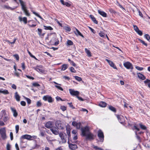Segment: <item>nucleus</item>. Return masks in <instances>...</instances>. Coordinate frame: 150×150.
Here are the masks:
<instances>
[{
    "label": "nucleus",
    "instance_id": "obj_1",
    "mask_svg": "<svg viewBox=\"0 0 150 150\" xmlns=\"http://www.w3.org/2000/svg\"><path fill=\"white\" fill-rule=\"evenodd\" d=\"M81 135L86 137L87 140H93L94 139V135L90 131L89 127L86 126L81 128Z\"/></svg>",
    "mask_w": 150,
    "mask_h": 150
},
{
    "label": "nucleus",
    "instance_id": "obj_2",
    "mask_svg": "<svg viewBox=\"0 0 150 150\" xmlns=\"http://www.w3.org/2000/svg\"><path fill=\"white\" fill-rule=\"evenodd\" d=\"M21 6V9L24 11L25 15L28 16H30V14L28 12V11L27 10L25 3L22 0H19Z\"/></svg>",
    "mask_w": 150,
    "mask_h": 150
},
{
    "label": "nucleus",
    "instance_id": "obj_3",
    "mask_svg": "<svg viewBox=\"0 0 150 150\" xmlns=\"http://www.w3.org/2000/svg\"><path fill=\"white\" fill-rule=\"evenodd\" d=\"M42 66L41 65L37 66L36 67H34L33 68L35 70L38 72H40L41 73L46 74L47 72V71L42 68Z\"/></svg>",
    "mask_w": 150,
    "mask_h": 150
},
{
    "label": "nucleus",
    "instance_id": "obj_4",
    "mask_svg": "<svg viewBox=\"0 0 150 150\" xmlns=\"http://www.w3.org/2000/svg\"><path fill=\"white\" fill-rule=\"evenodd\" d=\"M59 136L61 139L62 142V143H65L67 140V135L65 133L61 132L59 134Z\"/></svg>",
    "mask_w": 150,
    "mask_h": 150
},
{
    "label": "nucleus",
    "instance_id": "obj_5",
    "mask_svg": "<svg viewBox=\"0 0 150 150\" xmlns=\"http://www.w3.org/2000/svg\"><path fill=\"white\" fill-rule=\"evenodd\" d=\"M98 136L100 141L103 142L104 140V135L103 132L100 130H99L98 132Z\"/></svg>",
    "mask_w": 150,
    "mask_h": 150
},
{
    "label": "nucleus",
    "instance_id": "obj_6",
    "mask_svg": "<svg viewBox=\"0 0 150 150\" xmlns=\"http://www.w3.org/2000/svg\"><path fill=\"white\" fill-rule=\"evenodd\" d=\"M6 132L5 128H1L0 129V134H1V137L3 139H5L6 138Z\"/></svg>",
    "mask_w": 150,
    "mask_h": 150
},
{
    "label": "nucleus",
    "instance_id": "obj_7",
    "mask_svg": "<svg viewBox=\"0 0 150 150\" xmlns=\"http://www.w3.org/2000/svg\"><path fill=\"white\" fill-rule=\"evenodd\" d=\"M43 99L45 101H47L49 103H52L53 101V100L52 97L48 95L44 96L43 97Z\"/></svg>",
    "mask_w": 150,
    "mask_h": 150
},
{
    "label": "nucleus",
    "instance_id": "obj_8",
    "mask_svg": "<svg viewBox=\"0 0 150 150\" xmlns=\"http://www.w3.org/2000/svg\"><path fill=\"white\" fill-rule=\"evenodd\" d=\"M124 66L128 69H132L133 66L132 64L129 62H127L123 64Z\"/></svg>",
    "mask_w": 150,
    "mask_h": 150
},
{
    "label": "nucleus",
    "instance_id": "obj_9",
    "mask_svg": "<svg viewBox=\"0 0 150 150\" xmlns=\"http://www.w3.org/2000/svg\"><path fill=\"white\" fill-rule=\"evenodd\" d=\"M69 91L70 94L71 95L74 96H76V97L77 96H78L79 93L78 91H75L73 89H69Z\"/></svg>",
    "mask_w": 150,
    "mask_h": 150
},
{
    "label": "nucleus",
    "instance_id": "obj_10",
    "mask_svg": "<svg viewBox=\"0 0 150 150\" xmlns=\"http://www.w3.org/2000/svg\"><path fill=\"white\" fill-rule=\"evenodd\" d=\"M52 132L55 135H57L59 134L58 129L55 127H52L50 129Z\"/></svg>",
    "mask_w": 150,
    "mask_h": 150
},
{
    "label": "nucleus",
    "instance_id": "obj_11",
    "mask_svg": "<svg viewBox=\"0 0 150 150\" xmlns=\"http://www.w3.org/2000/svg\"><path fill=\"white\" fill-rule=\"evenodd\" d=\"M72 125L75 127L77 129L80 128L81 126V123L80 122L77 123L76 122L74 121L72 122Z\"/></svg>",
    "mask_w": 150,
    "mask_h": 150
},
{
    "label": "nucleus",
    "instance_id": "obj_12",
    "mask_svg": "<svg viewBox=\"0 0 150 150\" xmlns=\"http://www.w3.org/2000/svg\"><path fill=\"white\" fill-rule=\"evenodd\" d=\"M105 60L109 63V65L114 69H117V67L113 62L108 59H106Z\"/></svg>",
    "mask_w": 150,
    "mask_h": 150
},
{
    "label": "nucleus",
    "instance_id": "obj_13",
    "mask_svg": "<svg viewBox=\"0 0 150 150\" xmlns=\"http://www.w3.org/2000/svg\"><path fill=\"white\" fill-rule=\"evenodd\" d=\"M21 138L23 139H26L28 140H31L32 139V136L29 135L25 134L22 136Z\"/></svg>",
    "mask_w": 150,
    "mask_h": 150
},
{
    "label": "nucleus",
    "instance_id": "obj_14",
    "mask_svg": "<svg viewBox=\"0 0 150 150\" xmlns=\"http://www.w3.org/2000/svg\"><path fill=\"white\" fill-rule=\"evenodd\" d=\"M18 19L20 22L23 21L25 24L27 23V18L26 17L22 18L21 16H19Z\"/></svg>",
    "mask_w": 150,
    "mask_h": 150
},
{
    "label": "nucleus",
    "instance_id": "obj_15",
    "mask_svg": "<svg viewBox=\"0 0 150 150\" xmlns=\"http://www.w3.org/2000/svg\"><path fill=\"white\" fill-rule=\"evenodd\" d=\"M68 143L69 144V147L71 149L75 150L77 148V146L76 144H70L69 142H68Z\"/></svg>",
    "mask_w": 150,
    "mask_h": 150
},
{
    "label": "nucleus",
    "instance_id": "obj_16",
    "mask_svg": "<svg viewBox=\"0 0 150 150\" xmlns=\"http://www.w3.org/2000/svg\"><path fill=\"white\" fill-rule=\"evenodd\" d=\"M117 117L120 123H122L123 122V117L122 116L117 115Z\"/></svg>",
    "mask_w": 150,
    "mask_h": 150
},
{
    "label": "nucleus",
    "instance_id": "obj_17",
    "mask_svg": "<svg viewBox=\"0 0 150 150\" xmlns=\"http://www.w3.org/2000/svg\"><path fill=\"white\" fill-rule=\"evenodd\" d=\"M11 110L13 113V115L14 117H16L18 115V113L16 110L14 108H11Z\"/></svg>",
    "mask_w": 150,
    "mask_h": 150
},
{
    "label": "nucleus",
    "instance_id": "obj_18",
    "mask_svg": "<svg viewBox=\"0 0 150 150\" xmlns=\"http://www.w3.org/2000/svg\"><path fill=\"white\" fill-rule=\"evenodd\" d=\"M98 13L103 16L105 17H107V14L104 12L101 11L99 10H98Z\"/></svg>",
    "mask_w": 150,
    "mask_h": 150
},
{
    "label": "nucleus",
    "instance_id": "obj_19",
    "mask_svg": "<svg viewBox=\"0 0 150 150\" xmlns=\"http://www.w3.org/2000/svg\"><path fill=\"white\" fill-rule=\"evenodd\" d=\"M45 126L48 128H51L52 126V123L51 122H48L45 124Z\"/></svg>",
    "mask_w": 150,
    "mask_h": 150
},
{
    "label": "nucleus",
    "instance_id": "obj_20",
    "mask_svg": "<svg viewBox=\"0 0 150 150\" xmlns=\"http://www.w3.org/2000/svg\"><path fill=\"white\" fill-rule=\"evenodd\" d=\"M75 30H76L74 31V32L76 35H79L83 38L84 37L83 36L77 29L75 28Z\"/></svg>",
    "mask_w": 150,
    "mask_h": 150
},
{
    "label": "nucleus",
    "instance_id": "obj_21",
    "mask_svg": "<svg viewBox=\"0 0 150 150\" xmlns=\"http://www.w3.org/2000/svg\"><path fill=\"white\" fill-rule=\"evenodd\" d=\"M137 75L138 77L140 79L144 80L146 79L145 77L143 75L140 73H137Z\"/></svg>",
    "mask_w": 150,
    "mask_h": 150
},
{
    "label": "nucleus",
    "instance_id": "obj_22",
    "mask_svg": "<svg viewBox=\"0 0 150 150\" xmlns=\"http://www.w3.org/2000/svg\"><path fill=\"white\" fill-rule=\"evenodd\" d=\"M15 97L16 100L18 101H20V97L18 94L17 92H16L15 93Z\"/></svg>",
    "mask_w": 150,
    "mask_h": 150
},
{
    "label": "nucleus",
    "instance_id": "obj_23",
    "mask_svg": "<svg viewBox=\"0 0 150 150\" xmlns=\"http://www.w3.org/2000/svg\"><path fill=\"white\" fill-rule=\"evenodd\" d=\"M69 67V65L67 64H64L62 65L61 66V70L62 71H64L67 69Z\"/></svg>",
    "mask_w": 150,
    "mask_h": 150
},
{
    "label": "nucleus",
    "instance_id": "obj_24",
    "mask_svg": "<svg viewBox=\"0 0 150 150\" xmlns=\"http://www.w3.org/2000/svg\"><path fill=\"white\" fill-rule=\"evenodd\" d=\"M85 52L87 54V56L88 57H91V54L90 51L88 50L86 48L85 49Z\"/></svg>",
    "mask_w": 150,
    "mask_h": 150
},
{
    "label": "nucleus",
    "instance_id": "obj_25",
    "mask_svg": "<svg viewBox=\"0 0 150 150\" xmlns=\"http://www.w3.org/2000/svg\"><path fill=\"white\" fill-rule=\"evenodd\" d=\"M89 17L94 23L96 24L98 23L97 21L96 20V18L93 16L92 15H90Z\"/></svg>",
    "mask_w": 150,
    "mask_h": 150
},
{
    "label": "nucleus",
    "instance_id": "obj_26",
    "mask_svg": "<svg viewBox=\"0 0 150 150\" xmlns=\"http://www.w3.org/2000/svg\"><path fill=\"white\" fill-rule=\"evenodd\" d=\"M1 93H3L4 94L6 95L8 94H9V92L7 90H3V89H2L1 90Z\"/></svg>",
    "mask_w": 150,
    "mask_h": 150
},
{
    "label": "nucleus",
    "instance_id": "obj_27",
    "mask_svg": "<svg viewBox=\"0 0 150 150\" xmlns=\"http://www.w3.org/2000/svg\"><path fill=\"white\" fill-rule=\"evenodd\" d=\"M16 8V7L15 8H12L8 6H7L6 5H4L3 6V8H4L7 9H10L11 10H14Z\"/></svg>",
    "mask_w": 150,
    "mask_h": 150
},
{
    "label": "nucleus",
    "instance_id": "obj_28",
    "mask_svg": "<svg viewBox=\"0 0 150 150\" xmlns=\"http://www.w3.org/2000/svg\"><path fill=\"white\" fill-rule=\"evenodd\" d=\"M99 105L101 107H104L106 106V104L105 102H101L100 103Z\"/></svg>",
    "mask_w": 150,
    "mask_h": 150
},
{
    "label": "nucleus",
    "instance_id": "obj_29",
    "mask_svg": "<svg viewBox=\"0 0 150 150\" xmlns=\"http://www.w3.org/2000/svg\"><path fill=\"white\" fill-rule=\"evenodd\" d=\"M32 11V12L33 13L35 14V15L37 16L39 18H40L41 19L43 20V19L42 18L38 13H37L35 12V11Z\"/></svg>",
    "mask_w": 150,
    "mask_h": 150
},
{
    "label": "nucleus",
    "instance_id": "obj_30",
    "mask_svg": "<svg viewBox=\"0 0 150 150\" xmlns=\"http://www.w3.org/2000/svg\"><path fill=\"white\" fill-rule=\"evenodd\" d=\"M109 109L111 110L112 111H113L114 112H116L115 108L114 107L112 106H109Z\"/></svg>",
    "mask_w": 150,
    "mask_h": 150
},
{
    "label": "nucleus",
    "instance_id": "obj_31",
    "mask_svg": "<svg viewBox=\"0 0 150 150\" xmlns=\"http://www.w3.org/2000/svg\"><path fill=\"white\" fill-rule=\"evenodd\" d=\"M44 27L45 29L46 30H52L53 29V28L51 27H50V26H47L44 25Z\"/></svg>",
    "mask_w": 150,
    "mask_h": 150
},
{
    "label": "nucleus",
    "instance_id": "obj_32",
    "mask_svg": "<svg viewBox=\"0 0 150 150\" xmlns=\"http://www.w3.org/2000/svg\"><path fill=\"white\" fill-rule=\"evenodd\" d=\"M0 114L1 115V116H5L6 115V110H3L1 111V112L0 113Z\"/></svg>",
    "mask_w": 150,
    "mask_h": 150
},
{
    "label": "nucleus",
    "instance_id": "obj_33",
    "mask_svg": "<svg viewBox=\"0 0 150 150\" xmlns=\"http://www.w3.org/2000/svg\"><path fill=\"white\" fill-rule=\"evenodd\" d=\"M75 79L77 81H80L82 80L81 78L77 76H74Z\"/></svg>",
    "mask_w": 150,
    "mask_h": 150
},
{
    "label": "nucleus",
    "instance_id": "obj_34",
    "mask_svg": "<svg viewBox=\"0 0 150 150\" xmlns=\"http://www.w3.org/2000/svg\"><path fill=\"white\" fill-rule=\"evenodd\" d=\"M67 44L68 45H73V42L71 40H68L67 42Z\"/></svg>",
    "mask_w": 150,
    "mask_h": 150
},
{
    "label": "nucleus",
    "instance_id": "obj_35",
    "mask_svg": "<svg viewBox=\"0 0 150 150\" xmlns=\"http://www.w3.org/2000/svg\"><path fill=\"white\" fill-rule=\"evenodd\" d=\"M55 86L56 88H57L58 89H59L61 91H63V89L59 85H56Z\"/></svg>",
    "mask_w": 150,
    "mask_h": 150
},
{
    "label": "nucleus",
    "instance_id": "obj_36",
    "mask_svg": "<svg viewBox=\"0 0 150 150\" xmlns=\"http://www.w3.org/2000/svg\"><path fill=\"white\" fill-rule=\"evenodd\" d=\"M4 116V117L3 118V120L4 122H6L9 119V118L6 115Z\"/></svg>",
    "mask_w": 150,
    "mask_h": 150
},
{
    "label": "nucleus",
    "instance_id": "obj_37",
    "mask_svg": "<svg viewBox=\"0 0 150 150\" xmlns=\"http://www.w3.org/2000/svg\"><path fill=\"white\" fill-rule=\"evenodd\" d=\"M139 41H140V42L141 43H142L143 44H144V45L145 46H147V44H146V43L144 41H143V40L140 39H139Z\"/></svg>",
    "mask_w": 150,
    "mask_h": 150
},
{
    "label": "nucleus",
    "instance_id": "obj_38",
    "mask_svg": "<svg viewBox=\"0 0 150 150\" xmlns=\"http://www.w3.org/2000/svg\"><path fill=\"white\" fill-rule=\"evenodd\" d=\"M99 35L100 37L103 38L104 37V35H105V34L102 32H100L99 33Z\"/></svg>",
    "mask_w": 150,
    "mask_h": 150
},
{
    "label": "nucleus",
    "instance_id": "obj_39",
    "mask_svg": "<svg viewBox=\"0 0 150 150\" xmlns=\"http://www.w3.org/2000/svg\"><path fill=\"white\" fill-rule=\"evenodd\" d=\"M135 68L138 70L139 71H142L144 68L143 67H140L139 66H136Z\"/></svg>",
    "mask_w": 150,
    "mask_h": 150
},
{
    "label": "nucleus",
    "instance_id": "obj_40",
    "mask_svg": "<svg viewBox=\"0 0 150 150\" xmlns=\"http://www.w3.org/2000/svg\"><path fill=\"white\" fill-rule=\"evenodd\" d=\"M26 99V101L27 102V103L28 104H30L31 103V100L29 98L25 97H24Z\"/></svg>",
    "mask_w": 150,
    "mask_h": 150
},
{
    "label": "nucleus",
    "instance_id": "obj_41",
    "mask_svg": "<svg viewBox=\"0 0 150 150\" xmlns=\"http://www.w3.org/2000/svg\"><path fill=\"white\" fill-rule=\"evenodd\" d=\"M144 37L148 40H149L150 39V36L148 34L145 35Z\"/></svg>",
    "mask_w": 150,
    "mask_h": 150
},
{
    "label": "nucleus",
    "instance_id": "obj_42",
    "mask_svg": "<svg viewBox=\"0 0 150 150\" xmlns=\"http://www.w3.org/2000/svg\"><path fill=\"white\" fill-rule=\"evenodd\" d=\"M140 127L143 129L145 130L146 129V127L144 125L141 124H139Z\"/></svg>",
    "mask_w": 150,
    "mask_h": 150
},
{
    "label": "nucleus",
    "instance_id": "obj_43",
    "mask_svg": "<svg viewBox=\"0 0 150 150\" xmlns=\"http://www.w3.org/2000/svg\"><path fill=\"white\" fill-rule=\"evenodd\" d=\"M16 132L17 133L18 132L19 129V126L18 125H16L15 127Z\"/></svg>",
    "mask_w": 150,
    "mask_h": 150
},
{
    "label": "nucleus",
    "instance_id": "obj_44",
    "mask_svg": "<svg viewBox=\"0 0 150 150\" xmlns=\"http://www.w3.org/2000/svg\"><path fill=\"white\" fill-rule=\"evenodd\" d=\"M70 70L71 72H76V71L75 70L74 68L72 67H71L70 68Z\"/></svg>",
    "mask_w": 150,
    "mask_h": 150
},
{
    "label": "nucleus",
    "instance_id": "obj_45",
    "mask_svg": "<svg viewBox=\"0 0 150 150\" xmlns=\"http://www.w3.org/2000/svg\"><path fill=\"white\" fill-rule=\"evenodd\" d=\"M13 56L16 59V60H18L19 59V57L18 54H15Z\"/></svg>",
    "mask_w": 150,
    "mask_h": 150
},
{
    "label": "nucleus",
    "instance_id": "obj_46",
    "mask_svg": "<svg viewBox=\"0 0 150 150\" xmlns=\"http://www.w3.org/2000/svg\"><path fill=\"white\" fill-rule=\"evenodd\" d=\"M38 35L40 36L41 35V34L42 32V30L41 29H40L39 28L38 29Z\"/></svg>",
    "mask_w": 150,
    "mask_h": 150
},
{
    "label": "nucleus",
    "instance_id": "obj_47",
    "mask_svg": "<svg viewBox=\"0 0 150 150\" xmlns=\"http://www.w3.org/2000/svg\"><path fill=\"white\" fill-rule=\"evenodd\" d=\"M137 33L140 35H142V31L139 30V29L136 32Z\"/></svg>",
    "mask_w": 150,
    "mask_h": 150
},
{
    "label": "nucleus",
    "instance_id": "obj_48",
    "mask_svg": "<svg viewBox=\"0 0 150 150\" xmlns=\"http://www.w3.org/2000/svg\"><path fill=\"white\" fill-rule=\"evenodd\" d=\"M42 105V103L40 101L37 102V106L38 107L41 106Z\"/></svg>",
    "mask_w": 150,
    "mask_h": 150
},
{
    "label": "nucleus",
    "instance_id": "obj_49",
    "mask_svg": "<svg viewBox=\"0 0 150 150\" xmlns=\"http://www.w3.org/2000/svg\"><path fill=\"white\" fill-rule=\"evenodd\" d=\"M33 86L35 87L39 86H40L39 84L36 82L33 83Z\"/></svg>",
    "mask_w": 150,
    "mask_h": 150
},
{
    "label": "nucleus",
    "instance_id": "obj_50",
    "mask_svg": "<svg viewBox=\"0 0 150 150\" xmlns=\"http://www.w3.org/2000/svg\"><path fill=\"white\" fill-rule=\"evenodd\" d=\"M21 104L23 106H25L26 105V103L24 101H22L21 102Z\"/></svg>",
    "mask_w": 150,
    "mask_h": 150
},
{
    "label": "nucleus",
    "instance_id": "obj_51",
    "mask_svg": "<svg viewBox=\"0 0 150 150\" xmlns=\"http://www.w3.org/2000/svg\"><path fill=\"white\" fill-rule=\"evenodd\" d=\"M60 108L63 111H65L66 109V108L65 106H61Z\"/></svg>",
    "mask_w": 150,
    "mask_h": 150
},
{
    "label": "nucleus",
    "instance_id": "obj_52",
    "mask_svg": "<svg viewBox=\"0 0 150 150\" xmlns=\"http://www.w3.org/2000/svg\"><path fill=\"white\" fill-rule=\"evenodd\" d=\"M11 146L9 144H8L6 146L7 150H10Z\"/></svg>",
    "mask_w": 150,
    "mask_h": 150
},
{
    "label": "nucleus",
    "instance_id": "obj_53",
    "mask_svg": "<svg viewBox=\"0 0 150 150\" xmlns=\"http://www.w3.org/2000/svg\"><path fill=\"white\" fill-rule=\"evenodd\" d=\"M21 66L23 69L25 70V66L24 63H23L21 64Z\"/></svg>",
    "mask_w": 150,
    "mask_h": 150
},
{
    "label": "nucleus",
    "instance_id": "obj_54",
    "mask_svg": "<svg viewBox=\"0 0 150 150\" xmlns=\"http://www.w3.org/2000/svg\"><path fill=\"white\" fill-rule=\"evenodd\" d=\"M65 30L69 32L71 30V28L69 27H65Z\"/></svg>",
    "mask_w": 150,
    "mask_h": 150
},
{
    "label": "nucleus",
    "instance_id": "obj_55",
    "mask_svg": "<svg viewBox=\"0 0 150 150\" xmlns=\"http://www.w3.org/2000/svg\"><path fill=\"white\" fill-rule=\"evenodd\" d=\"M72 134H74V135H75L76 134H77V131L76 130H73L72 131Z\"/></svg>",
    "mask_w": 150,
    "mask_h": 150
},
{
    "label": "nucleus",
    "instance_id": "obj_56",
    "mask_svg": "<svg viewBox=\"0 0 150 150\" xmlns=\"http://www.w3.org/2000/svg\"><path fill=\"white\" fill-rule=\"evenodd\" d=\"M28 25H29V26L30 27H35V26H36V24H32V25H31L30 24H28Z\"/></svg>",
    "mask_w": 150,
    "mask_h": 150
},
{
    "label": "nucleus",
    "instance_id": "obj_57",
    "mask_svg": "<svg viewBox=\"0 0 150 150\" xmlns=\"http://www.w3.org/2000/svg\"><path fill=\"white\" fill-rule=\"evenodd\" d=\"M66 6L68 7H69L71 6V4L67 2H65V4Z\"/></svg>",
    "mask_w": 150,
    "mask_h": 150
},
{
    "label": "nucleus",
    "instance_id": "obj_58",
    "mask_svg": "<svg viewBox=\"0 0 150 150\" xmlns=\"http://www.w3.org/2000/svg\"><path fill=\"white\" fill-rule=\"evenodd\" d=\"M10 136L11 139L12 140H13V134L12 132H11L10 133Z\"/></svg>",
    "mask_w": 150,
    "mask_h": 150
},
{
    "label": "nucleus",
    "instance_id": "obj_59",
    "mask_svg": "<svg viewBox=\"0 0 150 150\" xmlns=\"http://www.w3.org/2000/svg\"><path fill=\"white\" fill-rule=\"evenodd\" d=\"M134 27L135 31L137 32L139 29L137 26L134 25Z\"/></svg>",
    "mask_w": 150,
    "mask_h": 150
},
{
    "label": "nucleus",
    "instance_id": "obj_60",
    "mask_svg": "<svg viewBox=\"0 0 150 150\" xmlns=\"http://www.w3.org/2000/svg\"><path fill=\"white\" fill-rule=\"evenodd\" d=\"M68 104L69 105L70 107L72 108H75L73 107L72 103H68Z\"/></svg>",
    "mask_w": 150,
    "mask_h": 150
},
{
    "label": "nucleus",
    "instance_id": "obj_61",
    "mask_svg": "<svg viewBox=\"0 0 150 150\" xmlns=\"http://www.w3.org/2000/svg\"><path fill=\"white\" fill-rule=\"evenodd\" d=\"M144 82L145 83H150V80L147 79Z\"/></svg>",
    "mask_w": 150,
    "mask_h": 150
},
{
    "label": "nucleus",
    "instance_id": "obj_62",
    "mask_svg": "<svg viewBox=\"0 0 150 150\" xmlns=\"http://www.w3.org/2000/svg\"><path fill=\"white\" fill-rule=\"evenodd\" d=\"M11 87L14 89H16V86L14 84L12 85Z\"/></svg>",
    "mask_w": 150,
    "mask_h": 150
},
{
    "label": "nucleus",
    "instance_id": "obj_63",
    "mask_svg": "<svg viewBox=\"0 0 150 150\" xmlns=\"http://www.w3.org/2000/svg\"><path fill=\"white\" fill-rule=\"evenodd\" d=\"M71 65L74 67H75L76 66V64L73 61H71L70 62Z\"/></svg>",
    "mask_w": 150,
    "mask_h": 150
},
{
    "label": "nucleus",
    "instance_id": "obj_64",
    "mask_svg": "<svg viewBox=\"0 0 150 150\" xmlns=\"http://www.w3.org/2000/svg\"><path fill=\"white\" fill-rule=\"evenodd\" d=\"M15 147L16 150H19V149L18 147V145L17 143H16L15 144Z\"/></svg>",
    "mask_w": 150,
    "mask_h": 150
}]
</instances>
